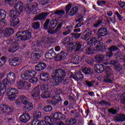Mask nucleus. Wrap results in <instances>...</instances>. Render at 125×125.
I'll use <instances>...</instances> for the list:
<instances>
[{"label":"nucleus","instance_id":"nucleus-40","mask_svg":"<svg viewBox=\"0 0 125 125\" xmlns=\"http://www.w3.org/2000/svg\"><path fill=\"white\" fill-rule=\"evenodd\" d=\"M10 16L11 18H14L15 17H17L20 15V14H18L17 11L14 10H11L9 13Z\"/></svg>","mask_w":125,"mask_h":125},{"label":"nucleus","instance_id":"nucleus-12","mask_svg":"<svg viewBox=\"0 0 125 125\" xmlns=\"http://www.w3.org/2000/svg\"><path fill=\"white\" fill-rule=\"evenodd\" d=\"M56 56V53L54 52L53 48L50 49L47 52H46L45 57L46 59H52V57H55Z\"/></svg>","mask_w":125,"mask_h":125},{"label":"nucleus","instance_id":"nucleus-1","mask_svg":"<svg viewBox=\"0 0 125 125\" xmlns=\"http://www.w3.org/2000/svg\"><path fill=\"white\" fill-rule=\"evenodd\" d=\"M66 75V71L61 68L54 70L52 74V78L50 80V84L52 86H57L62 83Z\"/></svg>","mask_w":125,"mask_h":125},{"label":"nucleus","instance_id":"nucleus-16","mask_svg":"<svg viewBox=\"0 0 125 125\" xmlns=\"http://www.w3.org/2000/svg\"><path fill=\"white\" fill-rule=\"evenodd\" d=\"M32 96L35 100L40 99V89L38 87H35L32 91Z\"/></svg>","mask_w":125,"mask_h":125},{"label":"nucleus","instance_id":"nucleus-64","mask_svg":"<svg viewBox=\"0 0 125 125\" xmlns=\"http://www.w3.org/2000/svg\"><path fill=\"white\" fill-rule=\"evenodd\" d=\"M41 89L44 90H47L48 89V85L47 83L42 84L41 85Z\"/></svg>","mask_w":125,"mask_h":125},{"label":"nucleus","instance_id":"nucleus-24","mask_svg":"<svg viewBox=\"0 0 125 125\" xmlns=\"http://www.w3.org/2000/svg\"><path fill=\"white\" fill-rule=\"evenodd\" d=\"M94 48H95V46H93L91 45L86 47L85 48V51L86 54H88L89 55L90 54H93V53H94Z\"/></svg>","mask_w":125,"mask_h":125},{"label":"nucleus","instance_id":"nucleus-35","mask_svg":"<svg viewBox=\"0 0 125 125\" xmlns=\"http://www.w3.org/2000/svg\"><path fill=\"white\" fill-rule=\"evenodd\" d=\"M41 96L42 98L44 99L45 98H49L50 97H51V95H50V92L48 91H44L41 94Z\"/></svg>","mask_w":125,"mask_h":125},{"label":"nucleus","instance_id":"nucleus-17","mask_svg":"<svg viewBox=\"0 0 125 125\" xmlns=\"http://www.w3.org/2000/svg\"><path fill=\"white\" fill-rule=\"evenodd\" d=\"M9 63L11 66H16L20 65L19 58L15 57L9 61Z\"/></svg>","mask_w":125,"mask_h":125},{"label":"nucleus","instance_id":"nucleus-28","mask_svg":"<svg viewBox=\"0 0 125 125\" xmlns=\"http://www.w3.org/2000/svg\"><path fill=\"white\" fill-rule=\"evenodd\" d=\"M59 114L60 112H54L50 114V117L54 120V124L59 120Z\"/></svg>","mask_w":125,"mask_h":125},{"label":"nucleus","instance_id":"nucleus-38","mask_svg":"<svg viewBox=\"0 0 125 125\" xmlns=\"http://www.w3.org/2000/svg\"><path fill=\"white\" fill-rule=\"evenodd\" d=\"M75 75L76 76V78H75L76 80H79V81H81V80H83V74L82 73V71H76L75 72Z\"/></svg>","mask_w":125,"mask_h":125},{"label":"nucleus","instance_id":"nucleus-53","mask_svg":"<svg viewBox=\"0 0 125 125\" xmlns=\"http://www.w3.org/2000/svg\"><path fill=\"white\" fill-rule=\"evenodd\" d=\"M82 71L85 75H89V74L91 73V70H90V68H88L87 67H85L82 69Z\"/></svg>","mask_w":125,"mask_h":125},{"label":"nucleus","instance_id":"nucleus-11","mask_svg":"<svg viewBox=\"0 0 125 125\" xmlns=\"http://www.w3.org/2000/svg\"><path fill=\"white\" fill-rule=\"evenodd\" d=\"M110 63V64H112L114 67H115L114 69L119 72H120V71H121L123 68L120 62H119L117 60H112Z\"/></svg>","mask_w":125,"mask_h":125},{"label":"nucleus","instance_id":"nucleus-58","mask_svg":"<svg viewBox=\"0 0 125 125\" xmlns=\"http://www.w3.org/2000/svg\"><path fill=\"white\" fill-rule=\"evenodd\" d=\"M107 1L105 0H99L97 1L98 5L100 6H103V5H105L106 4Z\"/></svg>","mask_w":125,"mask_h":125},{"label":"nucleus","instance_id":"nucleus-21","mask_svg":"<svg viewBox=\"0 0 125 125\" xmlns=\"http://www.w3.org/2000/svg\"><path fill=\"white\" fill-rule=\"evenodd\" d=\"M46 67V64L43 62H40L35 66L36 71H42Z\"/></svg>","mask_w":125,"mask_h":125},{"label":"nucleus","instance_id":"nucleus-62","mask_svg":"<svg viewBox=\"0 0 125 125\" xmlns=\"http://www.w3.org/2000/svg\"><path fill=\"white\" fill-rule=\"evenodd\" d=\"M34 53H36L37 55H38L40 57L43 55V52H42V51L39 49L36 50L35 52H34Z\"/></svg>","mask_w":125,"mask_h":125},{"label":"nucleus","instance_id":"nucleus-56","mask_svg":"<svg viewBox=\"0 0 125 125\" xmlns=\"http://www.w3.org/2000/svg\"><path fill=\"white\" fill-rule=\"evenodd\" d=\"M72 8V4L71 3H69L68 4H67L65 7V12L66 14H68L69 13V12L70 11V9Z\"/></svg>","mask_w":125,"mask_h":125},{"label":"nucleus","instance_id":"nucleus-19","mask_svg":"<svg viewBox=\"0 0 125 125\" xmlns=\"http://www.w3.org/2000/svg\"><path fill=\"white\" fill-rule=\"evenodd\" d=\"M21 33L22 35H23L25 41H28L32 38V34L28 30L21 31Z\"/></svg>","mask_w":125,"mask_h":125},{"label":"nucleus","instance_id":"nucleus-48","mask_svg":"<svg viewBox=\"0 0 125 125\" xmlns=\"http://www.w3.org/2000/svg\"><path fill=\"white\" fill-rule=\"evenodd\" d=\"M119 49V48L114 45H111L107 48L108 51H111V52L116 51Z\"/></svg>","mask_w":125,"mask_h":125},{"label":"nucleus","instance_id":"nucleus-52","mask_svg":"<svg viewBox=\"0 0 125 125\" xmlns=\"http://www.w3.org/2000/svg\"><path fill=\"white\" fill-rule=\"evenodd\" d=\"M6 62V60L5 59V57L2 56L0 58V67H1L5 64Z\"/></svg>","mask_w":125,"mask_h":125},{"label":"nucleus","instance_id":"nucleus-4","mask_svg":"<svg viewBox=\"0 0 125 125\" xmlns=\"http://www.w3.org/2000/svg\"><path fill=\"white\" fill-rule=\"evenodd\" d=\"M0 110L4 114H10L13 111V108L9 107L8 105L1 104L0 105Z\"/></svg>","mask_w":125,"mask_h":125},{"label":"nucleus","instance_id":"nucleus-26","mask_svg":"<svg viewBox=\"0 0 125 125\" xmlns=\"http://www.w3.org/2000/svg\"><path fill=\"white\" fill-rule=\"evenodd\" d=\"M115 120L116 122H125V115L120 113L117 115L115 118Z\"/></svg>","mask_w":125,"mask_h":125},{"label":"nucleus","instance_id":"nucleus-25","mask_svg":"<svg viewBox=\"0 0 125 125\" xmlns=\"http://www.w3.org/2000/svg\"><path fill=\"white\" fill-rule=\"evenodd\" d=\"M40 80L46 82L49 80V74L46 73L42 72L40 74Z\"/></svg>","mask_w":125,"mask_h":125},{"label":"nucleus","instance_id":"nucleus-59","mask_svg":"<svg viewBox=\"0 0 125 125\" xmlns=\"http://www.w3.org/2000/svg\"><path fill=\"white\" fill-rule=\"evenodd\" d=\"M50 21V20L47 19L46 20L45 22H44L43 27H44V29H45V30H47V29H48V24H49Z\"/></svg>","mask_w":125,"mask_h":125},{"label":"nucleus","instance_id":"nucleus-18","mask_svg":"<svg viewBox=\"0 0 125 125\" xmlns=\"http://www.w3.org/2000/svg\"><path fill=\"white\" fill-rule=\"evenodd\" d=\"M47 15H48V14L47 13H41L39 15L35 16L34 18V20H43L45 19V18H46Z\"/></svg>","mask_w":125,"mask_h":125},{"label":"nucleus","instance_id":"nucleus-14","mask_svg":"<svg viewBox=\"0 0 125 125\" xmlns=\"http://www.w3.org/2000/svg\"><path fill=\"white\" fill-rule=\"evenodd\" d=\"M32 72L29 70H26L22 72L21 75V77L23 80L25 81H27V80H29L30 77H31Z\"/></svg>","mask_w":125,"mask_h":125},{"label":"nucleus","instance_id":"nucleus-3","mask_svg":"<svg viewBox=\"0 0 125 125\" xmlns=\"http://www.w3.org/2000/svg\"><path fill=\"white\" fill-rule=\"evenodd\" d=\"M69 45L70 49H71V50H74V49H75V51H80L81 48H82L81 42L77 41L74 42H70Z\"/></svg>","mask_w":125,"mask_h":125},{"label":"nucleus","instance_id":"nucleus-51","mask_svg":"<svg viewBox=\"0 0 125 125\" xmlns=\"http://www.w3.org/2000/svg\"><path fill=\"white\" fill-rule=\"evenodd\" d=\"M40 118H42V112H41V111L35 112L34 115V118L38 120Z\"/></svg>","mask_w":125,"mask_h":125},{"label":"nucleus","instance_id":"nucleus-45","mask_svg":"<svg viewBox=\"0 0 125 125\" xmlns=\"http://www.w3.org/2000/svg\"><path fill=\"white\" fill-rule=\"evenodd\" d=\"M71 43V39H70V37L67 36L66 38L63 39L62 43L63 44H66V45H68L70 44Z\"/></svg>","mask_w":125,"mask_h":125},{"label":"nucleus","instance_id":"nucleus-31","mask_svg":"<svg viewBox=\"0 0 125 125\" xmlns=\"http://www.w3.org/2000/svg\"><path fill=\"white\" fill-rule=\"evenodd\" d=\"M20 23V21H19V19L16 17L15 18H12V21H10V25L13 27L14 26H16V25H18V23Z\"/></svg>","mask_w":125,"mask_h":125},{"label":"nucleus","instance_id":"nucleus-6","mask_svg":"<svg viewBox=\"0 0 125 125\" xmlns=\"http://www.w3.org/2000/svg\"><path fill=\"white\" fill-rule=\"evenodd\" d=\"M92 37V31L91 30H85L82 36V38L84 41H89Z\"/></svg>","mask_w":125,"mask_h":125},{"label":"nucleus","instance_id":"nucleus-63","mask_svg":"<svg viewBox=\"0 0 125 125\" xmlns=\"http://www.w3.org/2000/svg\"><path fill=\"white\" fill-rule=\"evenodd\" d=\"M32 125H40V121H39V119L34 118L32 122Z\"/></svg>","mask_w":125,"mask_h":125},{"label":"nucleus","instance_id":"nucleus-13","mask_svg":"<svg viewBox=\"0 0 125 125\" xmlns=\"http://www.w3.org/2000/svg\"><path fill=\"white\" fill-rule=\"evenodd\" d=\"M52 41V37H49L45 38L43 39V41H38L36 42V45L38 47L42 46V44L44 43H49V42H51Z\"/></svg>","mask_w":125,"mask_h":125},{"label":"nucleus","instance_id":"nucleus-23","mask_svg":"<svg viewBox=\"0 0 125 125\" xmlns=\"http://www.w3.org/2000/svg\"><path fill=\"white\" fill-rule=\"evenodd\" d=\"M14 33V30L11 28L9 27L5 29V32L4 33V36L5 37H9L11 36Z\"/></svg>","mask_w":125,"mask_h":125},{"label":"nucleus","instance_id":"nucleus-10","mask_svg":"<svg viewBox=\"0 0 125 125\" xmlns=\"http://www.w3.org/2000/svg\"><path fill=\"white\" fill-rule=\"evenodd\" d=\"M52 100L51 101V104L56 106L58 104H59L60 102L61 101V98L60 97V95L58 94L54 95L52 98Z\"/></svg>","mask_w":125,"mask_h":125},{"label":"nucleus","instance_id":"nucleus-30","mask_svg":"<svg viewBox=\"0 0 125 125\" xmlns=\"http://www.w3.org/2000/svg\"><path fill=\"white\" fill-rule=\"evenodd\" d=\"M81 61V58L78 55H76L75 57H73L71 58V62L73 64H79Z\"/></svg>","mask_w":125,"mask_h":125},{"label":"nucleus","instance_id":"nucleus-27","mask_svg":"<svg viewBox=\"0 0 125 125\" xmlns=\"http://www.w3.org/2000/svg\"><path fill=\"white\" fill-rule=\"evenodd\" d=\"M104 57L105 55L98 54L95 57V59L98 63H101L103 62Z\"/></svg>","mask_w":125,"mask_h":125},{"label":"nucleus","instance_id":"nucleus-5","mask_svg":"<svg viewBox=\"0 0 125 125\" xmlns=\"http://www.w3.org/2000/svg\"><path fill=\"white\" fill-rule=\"evenodd\" d=\"M30 119H31V116H30V114L27 112L23 113L20 117V122H21V123H24V124L29 122V121H30Z\"/></svg>","mask_w":125,"mask_h":125},{"label":"nucleus","instance_id":"nucleus-33","mask_svg":"<svg viewBox=\"0 0 125 125\" xmlns=\"http://www.w3.org/2000/svg\"><path fill=\"white\" fill-rule=\"evenodd\" d=\"M45 121L48 125H54V120L49 116H45L44 117Z\"/></svg>","mask_w":125,"mask_h":125},{"label":"nucleus","instance_id":"nucleus-39","mask_svg":"<svg viewBox=\"0 0 125 125\" xmlns=\"http://www.w3.org/2000/svg\"><path fill=\"white\" fill-rule=\"evenodd\" d=\"M103 20H99L93 24V27H94V28H98L99 26L101 25H102V27H104V25H103Z\"/></svg>","mask_w":125,"mask_h":125},{"label":"nucleus","instance_id":"nucleus-49","mask_svg":"<svg viewBox=\"0 0 125 125\" xmlns=\"http://www.w3.org/2000/svg\"><path fill=\"white\" fill-rule=\"evenodd\" d=\"M52 106L50 105L45 106L43 108L44 112H50L51 111H52Z\"/></svg>","mask_w":125,"mask_h":125},{"label":"nucleus","instance_id":"nucleus-15","mask_svg":"<svg viewBox=\"0 0 125 125\" xmlns=\"http://www.w3.org/2000/svg\"><path fill=\"white\" fill-rule=\"evenodd\" d=\"M6 17V12L3 9H0V22L5 24L6 20H5Z\"/></svg>","mask_w":125,"mask_h":125},{"label":"nucleus","instance_id":"nucleus-60","mask_svg":"<svg viewBox=\"0 0 125 125\" xmlns=\"http://www.w3.org/2000/svg\"><path fill=\"white\" fill-rule=\"evenodd\" d=\"M38 79L37 77H32L29 80V81L31 83H37Z\"/></svg>","mask_w":125,"mask_h":125},{"label":"nucleus","instance_id":"nucleus-34","mask_svg":"<svg viewBox=\"0 0 125 125\" xmlns=\"http://www.w3.org/2000/svg\"><path fill=\"white\" fill-rule=\"evenodd\" d=\"M78 11H79V8H78L77 6H75L72 8L69 12L70 16L73 17L74 16V15H76V14L78 13Z\"/></svg>","mask_w":125,"mask_h":125},{"label":"nucleus","instance_id":"nucleus-22","mask_svg":"<svg viewBox=\"0 0 125 125\" xmlns=\"http://www.w3.org/2000/svg\"><path fill=\"white\" fill-rule=\"evenodd\" d=\"M17 86H18L19 89H22L25 86H27V82L19 80L17 82Z\"/></svg>","mask_w":125,"mask_h":125},{"label":"nucleus","instance_id":"nucleus-44","mask_svg":"<svg viewBox=\"0 0 125 125\" xmlns=\"http://www.w3.org/2000/svg\"><path fill=\"white\" fill-rule=\"evenodd\" d=\"M40 27H41L40 21L34 22L32 23V28L34 29V30H38V29H40Z\"/></svg>","mask_w":125,"mask_h":125},{"label":"nucleus","instance_id":"nucleus-8","mask_svg":"<svg viewBox=\"0 0 125 125\" xmlns=\"http://www.w3.org/2000/svg\"><path fill=\"white\" fill-rule=\"evenodd\" d=\"M107 46L105 43L100 42L98 45L95 46L94 50L96 51L104 52L106 51Z\"/></svg>","mask_w":125,"mask_h":125},{"label":"nucleus","instance_id":"nucleus-29","mask_svg":"<svg viewBox=\"0 0 125 125\" xmlns=\"http://www.w3.org/2000/svg\"><path fill=\"white\" fill-rule=\"evenodd\" d=\"M25 106L23 108L24 111L25 112H29V111H31V110L33 109V104L32 103L27 102V103L24 104Z\"/></svg>","mask_w":125,"mask_h":125},{"label":"nucleus","instance_id":"nucleus-2","mask_svg":"<svg viewBox=\"0 0 125 125\" xmlns=\"http://www.w3.org/2000/svg\"><path fill=\"white\" fill-rule=\"evenodd\" d=\"M105 73L106 74V77L104 78V82L105 83H112L114 78H113V71L110 67L107 66L105 68Z\"/></svg>","mask_w":125,"mask_h":125},{"label":"nucleus","instance_id":"nucleus-9","mask_svg":"<svg viewBox=\"0 0 125 125\" xmlns=\"http://www.w3.org/2000/svg\"><path fill=\"white\" fill-rule=\"evenodd\" d=\"M107 31L108 30L105 28V27H101L98 30L96 33V35L105 37V36H107V35H108Z\"/></svg>","mask_w":125,"mask_h":125},{"label":"nucleus","instance_id":"nucleus-57","mask_svg":"<svg viewBox=\"0 0 125 125\" xmlns=\"http://www.w3.org/2000/svg\"><path fill=\"white\" fill-rule=\"evenodd\" d=\"M68 125H73L77 123V120L75 118H72L68 120Z\"/></svg>","mask_w":125,"mask_h":125},{"label":"nucleus","instance_id":"nucleus-46","mask_svg":"<svg viewBox=\"0 0 125 125\" xmlns=\"http://www.w3.org/2000/svg\"><path fill=\"white\" fill-rule=\"evenodd\" d=\"M97 68L98 69H99V70L98 71V73H99V74H100V73H103L105 69L104 65H103V64H99V65L97 66Z\"/></svg>","mask_w":125,"mask_h":125},{"label":"nucleus","instance_id":"nucleus-54","mask_svg":"<svg viewBox=\"0 0 125 125\" xmlns=\"http://www.w3.org/2000/svg\"><path fill=\"white\" fill-rule=\"evenodd\" d=\"M82 35H83L82 33H71V36H72L73 38H74V39H75L76 40L80 39Z\"/></svg>","mask_w":125,"mask_h":125},{"label":"nucleus","instance_id":"nucleus-50","mask_svg":"<svg viewBox=\"0 0 125 125\" xmlns=\"http://www.w3.org/2000/svg\"><path fill=\"white\" fill-rule=\"evenodd\" d=\"M85 61L88 64H89V65H92V64H93V59L91 57H86Z\"/></svg>","mask_w":125,"mask_h":125},{"label":"nucleus","instance_id":"nucleus-7","mask_svg":"<svg viewBox=\"0 0 125 125\" xmlns=\"http://www.w3.org/2000/svg\"><path fill=\"white\" fill-rule=\"evenodd\" d=\"M15 9L16 11L18 12V14H21L22 11L24 10V5L21 2H18L15 5Z\"/></svg>","mask_w":125,"mask_h":125},{"label":"nucleus","instance_id":"nucleus-41","mask_svg":"<svg viewBox=\"0 0 125 125\" xmlns=\"http://www.w3.org/2000/svg\"><path fill=\"white\" fill-rule=\"evenodd\" d=\"M19 99L21 101L23 104H27L28 103V102H29V100L27 97L24 96V95H21L19 97Z\"/></svg>","mask_w":125,"mask_h":125},{"label":"nucleus","instance_id":"nucleus-20","mask_svg":"<svg viewBox=\"0 0 125 125\" xmlns=\"http://www.w3.org/2000/svg\"><path fill=\"white\" fill-rule=\"evenodd\" d=\"M67 56V53L63 51H62L60 54H58L56 56V58L58 61H61L63 59H65Z\"/></svg>","mask_w":125,"mask_h":125},{"label":"nucleus","instance_id":"nucleus-47","mask_svg":"<svg viewBox=\"0 0 125 125\" xmlns=\"http://www.w3.org/2000/svg\"><path fill=\"white\" fill-rule=\"evenodd\" d=\"M40 57H40V56L37 55L36 53H34V52L33 53H32L31 55V59H33L34 61L39 60Z\"/></svg>","mask_w":125,"mask_h":125},{"label":"nucleus","instance_id":"nucleus-61","mask_svg":"<svg viewBox=\"0 0 125 125\" xmlns=\"http://www.w3.org/2000/svg\"><path fill=\"white\" fill-rule=\"evenodd\" d=\"M58 31H56V29H55V30H53V28L51 27H49L48 29V33L49 34H51L52 35H53L54 34H55L57 33Z\"/></svg>","mask_w":125,"mask_h":125},{"label":"nucleus","instance_id":"nucleus-42","mask_svg":"<svg viewBox=\"0 0 125 125\" xmlns=\"http://www.w3.org/2000/svg\"><path fill=\"white\" fill-rule=\"evenodd\" d=\"M16 76H15V74L13 72H10L7 75V78L8 80H9L11 82V81L14 80L15 79V77Z\"/></svg>","mask_w":125,"mask_h":125},{"label":"nucleus","instance_id":"nucleus-55","mask_svg":"<svg viewBox=\"0 0 125 125\" xmlns=\"http://www.w3.org/2000/svg\"><path fill=\"white\" fill-rule=\"evenodd\" d=\"M3 85H0V95H3L4 93H5V91H6V90H4Z\"/></svg>","mask_w":125,"mask_h":125},{"label":"nucleus","instance_id":"nucleus-43","mask_svg":"<svg viewBox=\"0 0 125 125\" xmlns=\"http://www.w3.org/2000/svg\"><path fill=\"white\" fill-rule=\"evenodd\" d=\"M8 79L7 78H4L2 82L0 83V85H3L4 87V90H6V85H7V83H9V82H8Z\"/></svg>","mask_w":125,"mask_h":125},{"label":"nucleus","instance_id":"nucleus-37","mask_svg":"<svg viewBox=\"0 0 125 125\" xmlns=\"http://www.w3.org/2000/svg\"><path fill=\"white\" fill-rule=\"evenodd\" d=\"M54 14L59 16V18H61L64 14H65V11L63 10H58L54 12Z\"/></svg>","mask_w":125,"mask_h":125},{"label":"nucleus","instance_id":"nucleus-36","mask_svg":"<svg viewBox=\"0 0 125 125\" xmlns=\"http://www.w3.org/2000/svg\"><path fill=\"white\" fill-rule=\"evenodd\" d=\"M96 43H97V39L96 37H94L87 42V44L90 45L91 46H95Z\"/></svg>","mask_w":125,"mask_h":125},{"label":"nucleus","instance_id":"nucleus-32","mask_svg":"<svg viewBox=\"0 0 125 125\" xmlns=\"http://www.w3.org/2000/svg\"><path fill=\"white\" fill-rule=\"evenodd\" d=\"M16 38L20 42H23V41H25V38H24V36L22 35L21 31L18 32L16 34Z\"/></svg>","mask_w":125,"mask_h":125}]
</instances>
